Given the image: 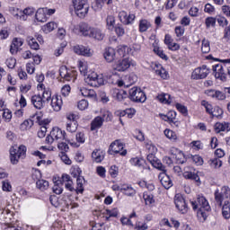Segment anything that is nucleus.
I'll use <instances>...</instances> for the list:
<instances>
[{"label": "nucleus", "mask_w": 230, "mask_h": 230, "mask_svg": "<svg viewBox=\"0 0 230 230\" xmlns=\"http://www.w3.org/2000/svg\"><path fill=\"white\" fill-rule=\"evenodd\" d=\"M110 83L113 84L115 85H119V87H130V85H133V84H136L137 82V75L131 74L129 75L127 78L126 81L124 82L123 80L119 79V75L116 74H112L110 75Z\"/></svg>", "instance_id": "obj_1"}, {"label": "nucleus", "mask_w": 230, "mask_h": 230, "mask_svg": "<svg viewBox=\"0 0 230 230\" xmlns=\"http://www.w3.org/2000/svg\"><path fill=\"white\" fill-rule=\"evenodd\" d=\"M215 200L222 208V203L230 204V188L228 186H223L220 190H217L214 193Z\"/></svg>", "instance_id": "obj_2"}, {"label": "nucleus", "mask_w": 230, "mask_h": 230, "mask_svg": "<svg viewBox=\"0 0 230 230\" xmlns=\"http://www.w3.org/2000/svg\"><path fill=\"white\" fill-rule=\"evenodd\" d=\"M190 204L194 211L198 209V211L202 215V217L206 216V212L204 211H211V206H209V202H208V199H206L204 196H198L197 199L191 201Z\"/></svg>", "instance_id": "obj_3"}, {"label": "nucleus", "mask_w": 230, "mask_h": 230, "mask_svg": "<svg viewBox=\"0 0 230 230\" xmlns=\"http://www.w3.org/2000/svg\"><path fill=\"white\" fill-rule=\"evenodd\" d=\"M72 3L77 17L84 19L85 15L89 13V4H87V0H72Z\"/></svg>", "instance_id": "obj_4"}, {"label": "nucleus", "mask_w": 230, "mask_h": 230, "mask_svg": "<svg viewBox=\"0 0 230 230\" xmlns=\"http://www.w3.org/2000/svg\"><path fill=\"white\" fill-rule=\"evenodd\" d=\"M66 139V131H62L59 128H53L50 131L49 135L47 136L45 139V143L47 145H53L54 141H58V143H61Z\"/></svg>", "instance_id": "obj_5"}, {"label": "nucleus", "mask_w": 230, "mask_h": 230, "mask_svg": "<svg viewBox=\"0 0 230 230\" xmlns=\"http://www.w3.org/2000/svg\"><path fill=\"white\" fill-rule=\"evenodd\" d=\"M26 157V147L24 146H20L18 148L12 146L10 148V159L12 164H17L20 159H24Z\"/></svg>", "instance_id": "obj_6"}, {"label": "nucleus", "mask_w": 230, "mask_h": 230, "mask_svg": "<svg viewBox=\"0 0 230 230\" xmlns=\"http://www.w3.org/2000/svg\"><path fill=\"white\" fill-rule=\"evenodd\" d=\"M128 98L131 102H136L137 103H145V102H146V94H145V92L136 86L129 90Z\"/></svg>", "instance_id": "obj_7"}, {"label": "nucleus", "mask_w": 230, "mask_h": 230, "mask_svg": "<svg viewBox=\"0 0 230 230\" xmlns=\"http://www.w3.org/2000/svg\"><path fill=\"white\" fill-rule=\"evenodd\" d=\"M85 84L91 85V87H100L105 84V79H103L102 75H98L96 72H92L84 78Z\"/></svg>", "instance_id": "obj_8"}, {"label": "nucleus", "mask_w": 230, "mask_h": 230, "mask_svg": "<svg viewBox=\"0 0 230 230\" xmlns=\"http://www.w3.org/2000/svg\"><path fill=\"white\" fill-rule=\"evenodd\" d=\"M124 145L121 143L120 140H115L110 146L108 154L112 155V154H120V155L125 156L127 155V149H124Z\"/></svg>", "instance_id": "obj_9"}, {"label": "nucleus", "mask_w": 230, "mask_h": 230, "mask_svg": "<svg viewBox=\"0 0 230 230\" xmlns=\"http://www.w3.org/2000/svg\"><path fill=\"white\" fill-rule=\"evenodd\" d=\"M209 75V68L206 65L201 67L195 68L191 74L192 80H202Z\"/></svg>", "instance_id": "obj_10"}, {"label": "nucleus", "mask_w": 230, "mask_h": 230, "mask_svg": "<svg viewBox=\"0 0 230 230\" xmlns=\"http://www.w3.org/2000/svg\"><path fill=\"white\" fill-rule=\"evenodd\" d=\"M130 66H136V62H134L130 58H124L122 60H119L113 66V69H115V71L123 72V71H127V69H128V67H130Z\"/></svg>", "instance_id": "obj_11"}, {"label": "nucleus", "mask_w": 230, "mask_h": 230, "mask_svg": "<svg viewBox=\"0 0 230 230\" xmlns=\"http://www.w3.org/2000/svg\"><path fill=\"white\" fill-rule=\"evenodd\" d=\"M174 204L181 213H188V204H186V199L181 194L175 195Z\"/></svg>", "instance_id": "obj_12"}, {"label": "nucleus", "mask_w": 230, "mask_h": 230, "mask_svg": "<svg viewBox=\"0 0 230 230\" xmlns=\"http://www.w3.org/2000/svg\"><path fill=\"white\" fill-rule=\"evenodd\" d=\"M159 179L162 186H164L165 190H170V188L173 186V183L172 182V179H170V176L166 174V172L160 173Z\"/></svg>", "instance_id": "obj_13"}, {"label": "nucleus", "mask_w": 230, "mask_h": 230, "mask_svg": "<svg viewBox=\"0 0 230 230\" xmlns=\"http://www.w3.org/2000/svg\"><path fill=\"white\" fill-rule=\"evenodd\" d=\"M89 38L94 39L95 40H103L105 38V32H103L100 28L92 27Z\"/></svg>", "instance_id": "obj_14"}, {"label": "nucleus", "mask_w": 230, "mask_h": 230, "mask_svg": "<svg viewBox=\"0 0 230 230\" xmlns=\"http://www.w3.org/2000/svg\"><path fill=\"white\" fill-rule=\"evenodd\" d=\"M74 53L76 55H82L83 57H91V49L84 47V45H76L74 47Z\"/></svg>", "instance_id": "obj_15"}, {"label": "nucleus", "mask_w": 230, "mask_h": 230, "mask_svg": "<svg viewBox=\"0 0 230 230\" xmlns=\"http://www.w3.org/2000/svg\"><path fill=\"white\" fill-rule=\"evenodd\" d=\"M112 98L118 102H123L125 98H128V93L125 90L113 89L111 93Z\"/></svg>", "instance_id": "obj_16"}, {"label": "nucleus", "mask_w": 230, "mask_h": 230, "mask_svg": "<svg viewBox=\"0 0 230 230\" xmlns=\"http://www.w3.org/2000/svg\"><path fill=\"white\" fill-rule=\"evenodd\" d=\"M31 102L33 107H35V109H38L39 111H40V109H44L45 102L40 94L33 95L31 98Z\"/></svg>", "instance_id": "obj_17"}, {"label": "nucleus", "mask_w": 230, "mask_h": 230, "mask_svg": "<svg viewBox=\"0 0 230 230\" xmlns=\"http://www.w3.org/2000/svg\"><path fill=\"white\" fill-rule=\"evenodd\" d=\"M62 96L55 95L51 99V107L56 112H59L62 109Z\"/></svg>", "instance_id": "obj_18"}, {"label": "nucleus", "mask_w": 230, "mask_h": 230, "mask_svg": "<svg viewBox=\"0 0 230 230\" xmlns=\"http://www.w3.org/2000/svg\"><path fill=\"white\" fill-rule=\"evenodd\" d=\"M103 57L105 60H107L109 63L114 62L118 57L116 56V49L112 48H107L105 49V51L103 53Z\"/></svg>", "instance_id": "obj_19"}, {"label": "nucleus", "mask_w": 230, "mask_h": 230, "mask_svg": "<svg viewBox=\"0 0 230 230\" xmlns=\"http://www.w3.org/2000/svg\"><path fill=\"white\" fill-rule=\"evenodd\" d=\"M22 44H24L22 39L14 38L10 48V52L12 53V55H15L17 51H19V49L21 48V46H22Z\"/></svg>", "instance_id": "obj_20"}, {"label": "nucleus", "mask_w": 230, "mask_h": 230, "mask_svg": "<svg viewBox=\"0 0 230 230\" xmlns=\"http://www.w3.org/2000/svg\"><path fill=\"white\" fill-rule=\"evenodd\" d=\"M93 27L90 26L89 23L81 22L79 23V31L83 37H89L91 35V31Z\"/></svg>", "instance_id": "obj_21"}, {"label": "nucleus", "mask_w": 230, "mask_h": 230, "mask_svg": "<svg viewBox=\"0 0 230 230\" xmlns=\"http://www.w3.org/2000/svg\"><path fill=\"white\" fill-rule=\"evenodd\" d=\"M121 193L127 197H134L136 195V189L130 184H123L121 185Z\"/></svg>", "instance_id": "obj_22"}, {"label": "nucleus", "mask_w": 230, "mask_h": 230, "mask_svg": "<svg viewBox=\"0 0 230 230\" xmlns=\"http://www.w3.org/2000/svg\"><path fill=\"white\" fill-rule=\"evenodd\" d=\"M92 159L95 163H102V161L105 159V153L101 149H94L92 153Z\"/></svg>", "instance_id": "obj_23"}, {"label": "nucleus", "mask_w": 230, "mask_h": 230, "mask_svg": "<svg viewBox=\"0 0 230 230\" xmlns=\"http://www.w3.org/2000/svg\"><path fill=\"white\" fill-rule=\"evenodd\" d=\"M111 3L112 0H94V2L92 4V8L95 12H98L103 8V4H111Z\"/></svg>", "instance_id": "obj_24"}, {"label": "nucleus", "mask_w": 230, "mask_h": 230, "mask_svg": "<svg viewBox=\"0 0 230 230\" xmlns=\"http://www.w3.org/2000/svg\"><path fill=\"white\" fill-rule=\"evenodd\" d=\"M149 28H152V23L148 22L146 19H142L138 23V31L140 33H145V31H148Z\"/></svg>", "instance_id": "obj_25"}, {"label": "nucleus", "mask_w": 230, "mask_h": 230, "mask_svg": "<svg viewBox=\"0 0 230 230\" xmlns=\"http://www.w3.org/2000/svg\"><path fill=\"white\" fill-rule=\"evenodd\" d=\"M46 12L47 10L44 8H40L37 10L35 17L39 22H46V21H48V17L46 16L47 15Z\"/></svg>", "instance_id": "obj_26"}, {"label": "nucleus", "mask_w": 230, "mask_h": 230, "mask_svg": "<svg viewBox=\"0 0 230 230\" xmlns=\"http://www.w3.org/2000/svg\"><path fill=\"white\" fill-rule=\"evenodd\" d=\"M80 93L84 98H96V92L93 89L80 88Z\"/></svg>", "instance_id": "obj_27"}, {"label": "nucleus", "mask_w": 230, "mask_h": 230, "mask_svg": "<svg viewBox=\"0 0 230 230\" xmlns=\"http://www.w3.org/2000/svg\"><path fill=\"white\" fill-rule=\"evenodd\" d=\"M103 125V119L98 116L91 123V130H96L97 128H102Z\"/></svg>", "instance_id": "obj_28"}, {"label": "nucleus", "mask_w": 230, "mask_h": 230, "mask_svg": "<svg viewBox=\"0 0 230 230\" xmlns=\"http://www.w3.org/2000/svg\"><path fill=\"white\" fill-rule=\"evenodd\" d=\"M209 96H212V98H217V100H226V92L223 93L220 91L210 90Z\"/></svg>", "instance_id": "obj_29"}, {"label": "nucleus", "mask_w": 230, "mask_h": 230, "mask_svg": "<svg viewBox=\"0 0 230 230\" xmlns=\"http://www.w3.org/2000/svg\"><path fill=\"white\" fill-rule=\"evenodd\" d=\"M33 127V120L28 119H25L21 125H20V130L22 132L26 130H30Z\"/></svg>", "instance_id": "obj_30"}, {"label": "nucleus", "mask_w": 230, "mask_h": 230, "mask_svg": "<svg viewBox=\"0 0 230 230\" xmlns=\"http://www.w3.org/2000/svg\"><path fill=\"white\" fill-rule=\"evenodd\" d=\"M52 191L56 193V195H61V193L64 191V189L62 188V181H57L54 182Z\"/></svg>", "instance_id": "obj_31"}, {"label": "nucleus", "mask_w": 230, "mask_h": 230, "mask_svg": "<svg viewBox=\"0 0 230 230\" xmlns=\"http://www.w3.org/2000/svg\"><path fill=\"white\" fill-rule=\"evenodd\" d=\"M36 186L39 190L44 191L45 190H48V188H49V181L46 180H38L36 181Z\"/></svg>", "instance_id": "obj_32"}, {"label": "nucleus", "mask_w": 230, "mask_h": 230, "mask_svg": "<svg viewBox=\"0 0 230 230\" xmlns=\"http://www.w3.org/2000/svg\"><path fill=\"white\" fill-rule=\"evenodd\" d=\"M143 199L146 206H150L155 202V199H154V195L150 192H144Z\"/></svg>", "instance_id": "obj_33"}, {"label": "nucleus", "mask_w": 230, "mask_h": 230, "mask_svg": "<svg viewBox=\"0 0 230 230\" xmlns=\"http://www.w3.org/2000/svg\"><path fill=\"white\" fill-rule=\"evenodd\" d=\"M183 177L184 179H190V181H195L196 182H199V181H200V177H199L197 173L191 172H183Z\"/></svg>", "instance_id": "obj_34"}, {"label": "nucleus", "mask_w": 230, "mask_h": 230, "mask_svg": "<svg viewBox=\"0 0 230 230\" xmlns=\"http://www.w3.org/2000/svg\"><path fill=\"white\" fill-rule=\"evenodd\" d=\"M230 203H224L222 207V216L226 220L230 218Z\"/></svg>", "instance_id": "obj_35"}, {"label": "nucleus", "mask_w": 230, "mask_h": 230, "mask_svg": "<svg viewBox=\"0 0 230 230\" xmlns=\"http://www.w3.org/2000/svg\"><path fill=\"white\" fill-rule=\"evenodd\" d=\"M216 24H217V18L209 16L205 19L206 28H208V29H209L211 27L215 28Z\"/></svg>", "instance_id": "obj_36"}, {"label": "nucleus", "mask_w": 230, "mask_h": 230, "mask_svg": "<svg viewBox=\"0 0 230 230\" xmlns=\"http://www.w3.org/2000/svg\"><path fill=\"white\" fill-rule=\"evenodd\" d=\"M57 28H58V25H57L56 22H49L45 26H43V31L45 33H49V32L53 31V30L57 29Z\"/></svg>", "instance_id": "obj_37"}, {"label": "nucleus", "mask_w": 230, "mask_h": 230, "mask_svg": "<svg viewBox=\"0 0 230 230\" xmlns=\"http://www.w3.org/2000/svg\"><path fill=\"white\" fill-rule=\"evenodd\" d=\"M66 130L67 132H76L78 130V122L70 121L66 122Z\"/></svg>", "instance_id": "obj_38"}, {"label": "nucleus", "mask_w": 230, "mask_h": 230, "mask_svg": "<svg viewBox=\"0 0 230 230\" xmlns=\"http://www.w3.org/2000/svg\"><path fill=\"white\" fill-rule=\"evenodd\" d=\"M157 100L161 102V103H172V101L170 100V94L168 93H161L157 96Z\"/></svg>", "instance_id": "obj_39"}, {"label": "nucleus", "mask_w": 230, "mask_h": 230, "mask_svg": "<svg viewBox=\"0 0 230 230\" xmlns=\"http://www.w3.org/2000/svg\"><path fill=\"white\" fill-rule=\"evenodd\" d=\"M222 114H224V110L218 106H215L214 110L212 111L213 118H217V119H220L222 118Z\"/></svg>", "instance_id": "obj_40"}, {"label": "nucleus", "mask_w": 230, "mask_h": 230, "mask_svg": "<svg viewBox=\"0 0 230 230\" xmlns=\"http://www.w3.org/2000/svg\"><path fill=\"white\" fill-rule=\"evenodd\" d=\"M84 177L78 176L76 179L77 189L76 193H84Z\"/></svg>", "instance_id": "obj_41"}, {"label": "nucleus", "mask_w": 230, "mask_h": 230, "mask_svg": "<svg viewBox=\"0 0 230 230\" xmlns=\"http://www.w3.org/2000/svg\"><path fill=\"white\" fill-rule=\"evenodd\" d=\"M106 24L109 30H114V24H116V19L112 15H109L106 18Z\"/></svg>", "instance_id": "obj_42"}, {"label": "nucleus", "mask_w": 230, "mask_h": 230, "mask_svg": "<svg viewBox=\"0 0 230 230\" xmlns=\"http://www.w3.org/2000/svg\"><path fill=\"white\" fill-rule=\"evenodd\" d=\"M201 51L202 53H209V51H211V47L209 46L208 40L204 39L202 40Z\"/></svg>", "instance_id": "obj_43"}, {"label": "nucleus", "mask_w": 230, "mask_h": 230, "mask_svg": "<svg viewBox=\"0 0 230 230\" xmlns=\"http://www.w3.org/2000/svg\"><path fill=\"white\" fill-rule=\"evenodd\" d=\"M164 136H166V137H168V139H171L172 141H177V134L173 130L165 129Z\"/></svg>", "instance_id": "obj_44"}, {"label": "nucleus", "mask_w": 230, "mask_h": 230, "mask_svg": "<svg viewBox=\"0 0 230 230\" xmlns=\"http://www.w3.org/2000/svg\"><path fill=\"white\" fill-rule=\"evenodd\" d=\"M152 166L157 170H160V172H166V167L161 163V160H158L157 158L155 159V163L152 164Z\"/></svg>", "instance_id": "obj_45"}, {"label": "nucleus", "mask_w": 230, "mask_h": 230, "mask_svg": "<svg viewBox=\"0 0 230 230\" xmlns=\"http://www.w3.org/2000/svg\"><path fill=\"white\" fill-rule=\"evenodd\" d=\"M66 119L68 122L74 121L75 123H78V119H80V116L77 113L70 112L66 114Z\"/></svg>", "instance_id": "obj_46"}, {"label": "nucleus", "mask_w": 230, "mask_h": 230, "mask_svg": "<svg viewBox=\"0 0 230 230\" xmlns=\"http://www.w3.org/2000/svg\"><path fill=\"white\" fill-rule=\"evenodd\" d=\"M155 75L161 76V78H163L164 80H166V78H168V72L162 66H160L159 69L155 70Z\"/></svg>", "instance_id": "obj_47"}, {"label": "nucleus", "mask_w": 230, "mask_h": 230, "mask_svg": "<svg viewBox=\"0 0 230 230\" xmlns=\"http://www.w3.org/2000/svg\"><path fill=\"white\" fill-rule=\"evenodd\" d=\"M216 21L217 22V24H219V26H221L222 28H224L225 26L226 27L227 24H229V22L224 16H217L216 18Z\"/></svg>", "instance_id": "obj_48"}, {"label": "nucleus", "mask_w": 230, "mask_h": 230, "mask_svg": "<svg viewBox=\"0 0 230 230\" xmlns=\"http://www.w3.org/2000/svg\"><path fill=\"white\" fill-rule=\"evenodd\" d=\"M215 130L217 134L219 132H226V122H217L215 124Z\"/></svg>", "instance_id": "obj_49"}, {"label": "nucleus", "mask_w": 230, "mask_h": 230, "mask_svg": "<svg viewBox=\"0 0 230 230\" xmlns=\"http://www.w3.org/2000/svg\"><path fill=\"white\" fill-rule=\"evenodd\" d=\"M210 166L212 168H221L222 166V160L220 158H214L210 160Z\"/></svg>", "instance_id": "obj_50"}, {"label": "nucleus", "mask_w": 230, "mask_h": 230, "mask_svg": "<svg viewBox=\"0 0 230 230\" xmlns=\"http://www.w3.org/2000/svg\"><path fill=\"white\" fill-rule=\"evenodd\" d=\"M191 159H192L193 163H195V164H197V166H202L204 164V160L199 155H192Z\"/></svg>", "instance_id": "obj_51"}, {"label": "nucleus", "mask_w": 230, "mask_h": 230, "mask_svg": "<svg viewBox=\"0 0 230 230\" xmlns=\"http://www.w3.org/2000/svg\"><path fill=\"white\" fill-rule=\"evenodd\" d=\"M41 98L45 102H49V100H51V90L44 88Z\"/></svg>", "instance_id": "obj_52"}, {"label": "nucleus", "mask_w": 230, "mask_h": 230, "mask_svg": "<svg viewBox=\"0 0 230 230\" xmlns=\"http://www.w3.org/2000/svg\"><path fill=\"white\" fill-rule=\"evenodd\" d=\"M201 105H203V107H205L206 112H208V114H210V116L213 114L214 108L211 104H209L206 101H202Z\"/></svg>", "instance_id": "obj_53"}, {"label": "nucleus", "mask_w": 230, "mask_h": 230, "mask_svg": "<svg viewBox=\"0 0 230 230\" xmlns=\"http://www.w3.org/2000/svg\"><path fill=\"white\" fill-rule=\"evenodd\" d=\"M70 182H73L71 176L69 174H62L61 176L62 186H64V184H69Z\"/></svg>", "instance_id": "obj_54"}, {"label": "nucleus", "mask_w": 230, "mask_h": 230, "mask_svg": "<svg viewBox=\"0 0 230 230\" xmlns=\"http://www.w3.org/2000/svg\"><path fill=\"white\" fill-rule=\"evenodd\" d=\"M29 46L31 49H39L40 46L35 38H29Z\"/></svg>", "instance_id": "obj_55"}, {"label": "nucleus", "mask_w": 230, "mask_h": 230, "mask_svg": "<svg viewBox=\"0 0 230 230\" xmlns=\"http://www.w3.org/2000/svg\"><path fill=\"white\" fill-rule=\"evenodd\" d=\"M77 107L80 111H85L87 107H89V102L86 100H81L78 102Z\"/></svg>", "instance_id": "obj_56"}, {"label": "nucleus", "mask_w": 230, "mask_h": 230, "mask_svg": "<svg viewBox=\"0 0 230 230\" xmlns=\"http://www.w3.org/2000/svg\"><path fill=\"white\" fill-rule=\"evenodd\" d=\"M115 31L118 37H123L125 35V29L123 28V25H117L115 27Z\"/></svg>", "instance_id": "obj_57"}, {"label": "nucleus", "mask_w": 230, "mask_h": 230, "mask_svg": "<svg viewBox=\"0 0 230 230\" xmlns=\"http://www.w3.org/2000/svg\"><path fill=\"white\" fill-rule=\"evenodd\" d=\"M128 17V14H127V12L121 11L119 13V21L123 24H126Z\"/></svg>", "instance_id": "obj_58"}, {"label": "nucleus", "mask_w": 230, "mask_h": 230, "mask_svg": "<svg viewBox=\"0 0 230 230\" xmlns=\"http://www.w3.org/2000/svg\"><path fill=\"white\" fill-rule=\"evenodd\" d=\"M102 119V121H112V113L111 111H104Z\"/></svg>", "instance_id": "obj_59"}, {"label": "nucleus", "mask_w": 230, "mask_h": 230, "mask_svg": "<svg viewBox=\"0 0 230 230\" xmlns=\"http://www.w3.org/2000/svg\"><path fill=\"white\" fill-rule=\"evenodd\" d=\"M131 164H133V166H143V163H145V160L143 159H139V158H132L130 160Z\"/></svg>", "instance_id": "obj_60"}, {"label": "nucleus", "mask_w": 230, "mask_h": 230, "mask_svg": "<svg viewBox=\"0 0 230 230\" xmlns=\"http://www.w3.org/2000/svg\"><path fill=\"white\" fill-rule=\"evenodd\" d=\"M59 155L61 161L65 163V164H71V159H69V156H67L65 152H61Z\"/></svg>", "instance_id": "obj_61"}, {"label": "nucleus", "mask_w": 230, "mask_h": 230, "mask_svg": "<svg viewBox=\"0 0 230 230\" xmlns=\"http://www.w3.org/2000/svg\"><path fill=\"white\" fill-rule=\"evenodd\" d=\"M58 148L62 152H67V150H69V145L66 142H58Z\"/></svg>", "instance_id": "obj_62"}, {"label": "nucleus", "mask_w": 230, "mask_h": 230, "mask_svg": "<svg viewBox=\"0 0 230 230\" xmlns=\"http://www.w3.org/2000/svg\"><path fill=\"white\" fill-rule=\"evenodd\" d=\"M3 191H12V184H10V181H4L2 184Z\"/></svg>", "instance_id": "obj_63"}, {"label": "nucleus", "mask_w": 230, "mask_h": 230, "mask_svg": "<svg viewBox=\"0 0 230 230\" xmlns=\"http://www.w3.org/2000/svg\"><path fill=\"white\" fill-rule=\"evenodd\" d=\"M224 39L229 40L230 39V25H226L224 30Z\"/></svg>", "instance_id": "obj_64"}]
</instances>
